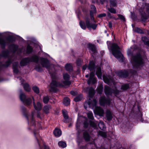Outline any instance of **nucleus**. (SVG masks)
<instances>
[{"instance_id":"2eb2a0df","label":"nucleus","mask_w":149,"mask_h":149,"mask_svg":"<svg viewBox=\"0 0 149 149\" xmlns=\"http://www.w3.org/2000/svg\"><path fill=\"white\" fill-rule=\"evenodd\" d=\"M62 113L64 118V119L63 120V122L65 123L68 122L70 119L68 118L67 111L65 109H63L62 110Z\"/></svg>"},{"instance_id":"dca6fc26","label":"nucleus","mask_w":149,"mask_h":149,"mask_svg":"<svg viewBox=\"0 0 149 149\" xmlns=\"http://www.w3.org/2000/svg\"><path fill=\"white\" fill-rule=\"evenodd\" d=\"M104 91L105 95L107 96L111 95L113 92L112 91L108 86H105Z\"/></svg>"},{"instance_id":"f03ea898","label":"nucleus","mask_w":149,"mask_h":149,"mask_svg":"<svg viewBox=\"0 0 149 149\" xmlns=\"http://www.w3.org/2000/svg\"><path fill=\"white\" fill-rule=\"evenodd\" d=\"M97 103V101L96 100L94 99L93 101H91L90 99L89 98L88 102H86L84 104V107L86 109L88 107H89L92 109L95 107V112L99 116H102L104 113V111L100 107H96Z\"/></svg>"},{"instance_id":"bf43d9fd","label":"nucleus","mask_w":149,"mask_h":149,"mask_svg":"<svg viewBox=\"0 0 149 149\" xmlns=\"http://www.w3.org/2000/svg\"><path fill=\"white\" fill-rule=\"evenodd\" d=\"M109 26V27L111 28L112 27V23L111 22H109L108 24Z\"/></svg>"},{"instance_id":"6ab92c4d","label":"nucleus","mask_w":149,"mask_h":149,"mask_svg":"<svg viewBox=\"0 0 149 149\" xmlns=\"http://www.w3.org/2000/svg\"><path fill=\"white\" fill-rule=\"evenodd\" d=\"M118 75L121 77H126L128 75V72L126 71H121L118 73Z\"/></svg>"},{"instance_id":"338daca9","label":"nucleus","mask_w":149,"mask_h":149,"mask_svg":"<svg viewBox=\"0 0 149 149\" xmlns=\"http://www.w3.org/2000/svg\"><path fill=\"white\" fill-rule=\"evenodd\" d=\"M86 77L87 78H88L89 77V75L88 74H87L86 75Z\"/></svg>"},{"instance_id":"a19ab883","label":"nucleus","mask_w":149,"mask_h":149,"mask_svg":"<svg viewBox=\"0 0 149 149\" xmlns=\"http://www.w3.org/2000/svg\"><path fill=\"white\" fill-rule=\"evenodd\" d=\"M108 10L109 12H110L111 13L114 14H115L116 13V9L113 8H108Z\"/></svg>"},{"instance_id":"cd10ccee","label":"nucleus","mask_w":149,"mask_h":149,"mask_svg":"<svg viewBox=\"0 0 149 149\" xmlns=\"http://www.w3.org/2000/svg\"><path fill=\"white\" fill-rule=\"evenodd\" d=\"M84 137L85 140L87 141H88L90 139V136L87 132H85L84 133Z\"/></svg>"},{"instance_id":"f8f14e48","label":"nucleus","mask_w":149,"mask_h":149,"mask_svg":"<svg viewBox=\"0 0 149 149\" xmlns=\"http://www.w3.org/2000/svg\"><path fill=\"white\" fill-rule=\"evenodd\" d=\"M103 80L105 83L109 84H114L113 80L110 76H103Z\"/></svg>"},{"instance_id":"a878e982","label":"nucleus","mask_w":149,"mask_h":149,"mask_svg":"<svg viewBox=\"0 0 149 149\" xmlns=\"http://www.w3.org/2000/svg\"><path fill=\"white\" fill-rule=\"evenodd\" d=\"M98 126L101 130H104L105 129V126L103 122L100 121L98 123Z\"/></svg>"},{"instance_id":"0eeeda50","label":"nucleus","mask_w":149,"mask_h":149,"mask_svg":"<svg viewBox=\"0 0 149 149\" xmlns=\"http://www.w3.org/2000/svg\"><path fill=\"white\" fill-rule=\"evenodd\" d=\"M12 37H10L8 39L4 40L2 38H0V45L2 48H4L6 45H8L12 42V40H11Z\"/></svg>"},{"instance_id":"4d7b16f0","label":"nucleus","mask_w":149,"mask_h":149,"mask_svg":"<svg viewBox=\"0 0 149 149\" xmlns=\"http://www.w3.org/2000/svg\"><path fill=\"white\" fill-rule=\"evenodd\" d=\"M76 128H77V130L78 132H79V124H78V123H77L76 125Z\"/></svg>"},{"instance_id":"c03bdc74","label":"nucleus","mask_w":149,"mask_h":149,"mask_svg":"<svg viewBox=\"0 0 149 149\" xmlns=\"http://www.w3.org/2000/svg\"><path fill=\"white\" fill-rule=\"evenodd\" d=\"M98 133L99 135L103 137H105L106 136V133L103 131H100Z\"/></svg>"},{"instance_id":"5701e85b","label":"nucleus","mask_w":149,"mask_h":149,"mask_svg":"<svg viewBox=\"0 0 149 149\" xmlns=\"http://www.w3.org/2000/svg\"><path fill=\"white\" fill-rule=\"evenodd\" d=\"M54 135L56 137H59L62 134L61 131L58 129H56L54 132Z\"/></svg>"},{"instance_id":"13d9d810","label":"nucleus","mask_w":149,"mask_h":149,"mask_svg":"<svg viewBox=\"0 0 149 149\" xmlns=\"http://www.w3.org/2000/svg\"><path fill=\"white\" fill-rule=\"evenodd\" d=\"M44 149H49L48 147L44 143L43 144Z\"/></svg>"},{"instance_id":"39448f33","label":"nucleus","mask_w":149,"mask_h":149,"mask_svg":"<svg viewBox=\"0 0 149 149\" xmlns=\"http://www.w3.org/2000/svg\"><path fill=\"white\" fill-rule=\"evenodd\" d=\"M131 62L134 67L136 68L139 67L143 63L141 56L140 54L132 56Z\"/></svg>"},{"instance_id":"6e6d98bb","label":"nucleus","mask_w":149,"mask_h":149,"mask_svg":"<svg viewBox=\"0 0 149 149\" xmlns=\"http://www.w3.org/2000/svg\"><path fill=\"white\" fill-rule=\"evenodd\" d=\"M106 16V14L105 13H103L99 15L98 16V17L101 18L102 17H105Z\"/></svg>"},{"instance_id":"58836bf2","label":"nucleus","mask_w":149,"mask_h":149,"mask_svg":"<svg viewBox=\"0 0 149 149\" xmlns=\"http://www.w3.org/2000/svg\"><path fill=\"white\" fill-rule=\"evenodd\" d=\"M129 87V85L128 84H125L122 86L121 89L123 90H126L128 89Z\"/></svg>"},{"instance_id":"423d86ee","label":"nucleus","mask_w":149,"mask_h":149,"mask_svg":"<svg viewBox=\"0 0 149 149\" xmlns=\"http://www.w3.org/2000/svg\"><path fill=\"white\" fill-rule=\"evenodd\" d=\"M19 97L21 100L27 105H29L32 103V97L26 99L25 95L23 93H21L20 94Z\"/></svg>"},{"instance_id":"de8ad7c7","label":"nucleus","mask_w":149,"mask_h":149,"mask_svg":"<svg viewBox=\"0 0 149 149\" xmlns=\"http://www.w3.org/2000/svg\"><path fill=\"white\" fill-rule=\"evenodd\" d=\"M135 31L138 33H139L141 34H142L144 33L143 31L141 29L138 28H136Z\"/></svg>"},{"instance_id":"5fc2aeb1","label":"nucleus","mask_w":149,"mask_h":149,"mask_svg":"<svg viewBox=\"0 0 149 149\" xmlns=\"http://www.w3.org/2000/svg\"><path fill=\"white\" fill-rule=\"evenodd\" d=\"M139 11L141 13L142 15L143 16V17L145 16V12H143V10L142 9H140L139 10Z\"/></svg>"},{"instance_id":"7c9ffc66","label":"nucleus","mask_w":149,"mask_h":149,"mask_svg":"<svg viewBox=\"0 0 149 149\" xmlns=\"http://www.w3.org/2000/svg\"><path fill=\"white\" fill-rule=\"evenodd\" d=\"M66 69L68 71H71L72 69V65L70 64H67L65 66Z\"/></svg>"},{"instance_id":"ea45409f","label":"nucleus","mask_w":149,"mask_h":149,"mask_svg":"<svg viewBox=\"0 0 149 149\" xmlns=\"http://www.w3.org/2000/svg\"><path fill=\"white\" fill-rule=\"evenodd\" d=\"M32 47L29 45L27 46L26 50H27V53H30L32 52Z\"/></svg>"},{"instance_id":"37998d69","label":"nucleus","mask_w":149,"mask_h":149,"mask_svg":"<svg viewBox=\"0 0 149 149\" xmlns=\"http://www.w3.org/2000/svg\"><path fill=\"white\" fill-rule=\"evenodd\" d=\"M82 98L81 95H79L77 97L74 99V100L75 102H78L81 100Z\"/></svg>"},{"instance_id":"4468645a","label":"nucleus","mask_w":149,"mask_h":149,"mask_svg":"<svg viewBox=\"0 0 149 149\" xmlns=\"http://www.w3.org/2000/svg\"><path fill=\"white\" fill-rule=\"evenodd\" d=\"M84 89L86 91H88V94L90 97H91L93 96L94 90L93 88L88 87L85 88Z\"/></svg>"},{"instance_id":"f257e3e1","label":"nucleus","mask_w":149,"mask_h":149,"mask_svg":"<svg viewBox=\"0 0 149 149\" xmlns=\"http://www.w3.org/2000/svg\"><path fill=\"white\" fill-rule=\"evenodd\" d=\"M39 61L41 63L42 66L46 68L48 70L51 74L52 78V80L50 86V91H55L56 90V88L57 87H63L65 86H68L71 84L70 81V76L67 73L63 74V80L61 84L58 83L56 81L54 80L56 78V74L53 71H54V68L53 65H50L49 63L46 58H39L38 56H33L31 58H25L23 59L20 63V65L21 66H24L30 62H34L38 63Z\"/></svg>"},{"instance_id":"603ef678","label":"nucleus","mask_w":149,"mask_h":149,"mask_svg":"<svg viewBox=\"0 0 149 149\" xmlns=\"http://www.w3.org/2000/svg\"><path fill=\"white\" fill-rule=\"evenodd\" d=\"M36 69L38 72H40L42 70L41 68L39 65H38L36 66Z\"/></svg>"},{"instance_id":"f3484780","label":"nucleus","mask_w":149,"mask_h":149,"mask_svg":"<svg viewBox=\"0 0 149 149\" xmlns=\"http://www.w3.org/2000/svg\"><path fill=\"white\" fill-rule=\"evenodd\" d=\"M135 45H133L132 47H131L130 49H128L127 53L128 56H131L132 55L134 52L136 50L135 49Z\"/></svg>"},{"instance_id":"79ce46f5","label":"nucleus","mask_w":149,"mask_h":149,"mask_svg":"<svg viewBox=\"0 0 149 149\" xmlns=\"http://www.w3.org/2000/svg\"><path fill=\"white\" fill-rule=\"evenodd\" d=\"M7 51H3L2 53V56L5 57L7 56H8V55L10 54Z\"/></svg>"},{"instance_id":"864d4df0","label":"nucleus","mask_w":149,"mask_h":149,"mask_svg":"<svg viewBox=\"0 0 149 149\" xmlns=\"http://www.w3.org/2000/svg\"><path fill=\"white\" fill-rule=\"evenodd\" d=\"M34 134L35 135V136L36 137V139H37V141L38 142L39 144V145L40 146L39 142L38 141V139L37 138V136L38 135V133L37 132H36L35 131H34Z\"/></svg>"},{"instance_id":"e433bc0d","label":"nucleus","mask_w":149,"mask_h":149,"mask_svg":"<svg viewBox=\"0 0 149 149\" xmlns=\"http://www.w3.org/2000/svg\"><path fill=\"white\" fill-rule=\"evenodd\" d=\"M33 91L36 93L38 94L39 93V89L37 86H35L33 87Z\"/></svg>"},{"instance_id":"c85d7f7f","label":"nucleus","mask_w":149,"mask_h":149,"mask_svg":"<svg viewBox=\"0 0 149 149\" xmlns=\"http://www.w3.org/2000/svg\"><path fill=\"white\" fill-rule=\"evenodd\" d=\"M142 39L145 44L149 46V39L146 37H143L142 38Z\"/></svg>"},{"instance_id":"412c9836","label":"nucleus","mask_w":149,"mask_h":149,"mask_svg":"<svg viewBox=\"0 0 149 149\" xmlns=\"http://www.w3.org/2000/svg\"><path fill=\"white\" fill-rule=\"evenodd\" d=\"M96 74L99 78L101 79L102 74L101 69L100 67H98L97 68L96 71Z\"/></svg>"},{"instance_id":"052dcab7","label":"nucleus","mask_w":149,"mask_h":149,"mask_svg":"<svg viewBox=\"0 0 149 149\" xmlns=\"http://www.w3.org/2000/svg\"><path fill=\"white\" fill-rule=\"evenodd\" d=\"M87 68V66L86 65H85L84 66H83L82 68L83 71H85V70Z\"/></svg>"},{"instance_id":"6e6552de","label":"nucleus","mask_w":149,"mask_h":149,"mask_svg":"<svg viewBox=\"0 0 149 149\" xmlns=\"http://www.w3.org/2000/svg\"><path fill=\"white\" fill-rule=\"evenodd\" d=\"M110 100L109 99H106L104 96L101 97L100 100L99 102L100 104L102 106H104L107 104L109 105L110 104Z\"/></svg>"},{"instance_id":"a18cd8bd","label":"nucleus","mask_w":149,"mask_h":149,"mask_svg":"<svg viewBox=\"0 0 149 149\" xmlns=\"http://www.w3.org/2000/svg\"><path fill=\"white\" fill-rule=\"evenodd\" d=\"M90 125L93 127H96L97 126V123L96 122L95 123L94 122L91 121L90 122Z\"/></svg>"},{"instance_id":"0e129e2a","label":"nucleus","mask_w":149,"mask_h":149,"mask_svg":"<svg viewBox=\"0 0 149 149\" xmlns=\"http://www.w3.org/2000/svg\"><path fill=\"white\" fill-rule=\"evenodd\" d=\"M108 17H109L110 18H112V17H111V14L109 13H108Z\"/></svg>"},{"instance_id":"393cba45","label":"nucleus","mask_w":149,"mask_h":149,"mask_svg":"<svg viewBox=\"0 0 149 149\" xmlns=\"http://www.w3.org/2000/svg\"><path fill=\"white\" fill-rule=\"evenodd\" d=\"M63 102L65 105L66 106L70 104V100L67 97L65 98L63 100Z\"/></svg>"},{"instance_id":"4be33fe9","label":"nucleus","mask_w":149,"mask_h":149,"mask_svg":"<svg viewBox=\"0 0 149 149\" xmlns=\"http://www.w3.org/2000/svg\"><path fill=\"white\" fill-rule=\"evenodd\" d=\"M51 107L50 105H46L44 107L43 109V111L46 114L48 113Z\"/></svg>"},{"instance_id":"c756f323","label":"nucleus","mask_w":149,"mask_h":149,"mask_svg":"<svg viewBox=\"0 0 149 149\" xmlns=\"http://www.w3.org/2000/svg\"><path fill=\"white\" fill-rule=\"evenodd\" d=\"M17 45L13 44H12L10 47V49L12 50L13 52H15L17 50Z\"/></svg>"},{"instance_id":"774afa93","label":"nucleus","mask_w":149,"mask_h":149,"mask_svg":"<svg viewBox=\"0 0 149 149\" xmlns=\"http://www.w3.org/2000/svg\"><path fill=\"white\" fill-rule=\"evenodd\" d=\"M101 2L102 3L104 1V0H100Z\"/></svg>"},{"instance_id":"e2e57ef3","label":"nucleus","mask_w":149,"mask_h":149,"mask_svg":"<svg viewBox=\"0 0 149 149\" xmlns=\"http://www.w3.org/2000/svg\"><path fill=\"white\" fill-rule=\"evenodd\" d=\"M37 116L39 118H40V113L39 112H38L37 114Z\"/></svg>"},{"instance_id":"9d476101","label":"nucleus","mask_w":149,"mask_h":149,"mask_svg":"<svg viewBox=\"0 0 149 149\" xmlns=\"http://www.w3.org/2000/svg\"><path fill=\"white\" fill-rule=\"evenodd\" d=\"M18 79L20 81L21 84L23 85V86L24 89L26 91L29 92L30 91L31 89L29 84L25 83V81L22 79L21 77H19L18 78Z\"/></svg>"},{"instance_id":"3c124183","label":"nucleus","mask_w":149,"mask_h":149,"mask_svg":"<svg viewBox=\"0 0 149 149\" xmlns=\"http://www.w3.org/2000/svg\"><path fill=\"white\" fill-rule=\"evenodd\" d=\"M110 3L111 6H115L116 5V3L114 1H111Z\"/></svg>"},{"instance_id":"4c0bfd02","label":"nucleus","mask_w":149,"mask_h":149,"mask_svg":"<svg viewBox=\"0 0 149 149\" xmlns=\"http://www.w3.org/2000/svg\"><path fill=\"white\" fill-rule=\"evenodd\" d=\"M79 24L81 27L82 29H86V26L85 25L84 22L80 21L79 22Z\"/></svg>"},{"instance_id":"aec40b11","label":"nucleus","mask_w":149,"mask_h":149,"mask_svg":"<svg viewBox=\"0 0 149 149\" xmlns=\"http://www.w3.org/2000/svg\"><path fill=\"white\" fill-rule=\"evenodd\" d=\"M18 63L17 62H15L13 63V71L15 73H17L18 72L17 69Z\"/></svg>"},{"instance_id":"f704fd0d","label":"nucleus","mask_w":149,"mask_h":149,"mask_svg":"<svg viewBox=\"0 0 149 149\" xmlns=\"http://www.w3.org/2000/svg\"><path fill=\"white\" fill-rule=\"evenodd\" d=\"M118 18H116L115 17H113V18L115 20H117L119 19H120L121 20L123 21H125V19L124 17L122 15L120 14H118Z\"/></svg>"},{"instance_id":"49530a36","label":"nucleus","mask_w":149,"mask_h":149,"mask_svg":"<svg viewBox=\"0 0 149 149\" xmlns=\"http://www.w3.org/2000/svg\"><path fill=\"white\" fill-rule=\"evenodd\" d=\"M77 63L78 65L80 66L82 63V61L81 59H78L77 60Z\"/></svg>"},{"instance_id":"c9c22d12","label":"nucleus","mask_w":149,"mask_h":149,"mask_svg":"<svg viewBox=\"0 0 149 149\" xmlns=\"http://www.w3.org/2000/svg\"><path fill=\"white\" fill-rule=\"evenodd\" d=\"M88 117L90 119L93 120L94 118L92 112L91 111H89L87 113Z\"/></svg>"},{"instance_id":"20e7f679","label":"nucleus","mask_w":149,"mask_h":149,"mask_svg":"<svg viewBox=\"0 0 149 149\" xmlns=\"http://www.w3.org/2000/svg\"><path fill=\"white\" fill-rule=\"evenodd\" d=\"M111 50L113 55L121 62L123 61L124 57L120 51V48L117 44L115 43L112 44Z\"/></svg>"},{"instance_id":"1a4fd4ad","label":"nucleus","mask_w":149,"mask_h":149,"mask_svg":"<svg viewBox=\"0 0 149 149\" xmlns=\"http://www.w3.org/2000/svg\"><path fill=\"white\" fill-rule=\"evenodd\" d=\"M34 115V112H33L31 115H29L26 116L29 125L32 126L34 125L35 123L33 117ZM31 128H33V127H32Z\"/></svg>"},{"instance_id":"09e8293b","label":"nucleus","mask_w":149,"mask_h":149,"mask_svg":"<svg viewBox=\"0 0 149 149\" xmlns=\"http://www.w3.org/2000/svg\"><path fill=\"white\" fill-rule=\"evenodd\" d=\"M11 62L12 61L10 59H9L8 61H7L6 63L3 65V66L6 67H8L9 65H10Z\"/></svg>"},{"instance_id":"a211bd4d","label":"nucleus","mask_w":149,"mask_h":149,"mask_svg":"<svg viewBox=\"0 0 149 149\" xmlns=\"http://www.w3.org/2000/svg\"><path fill=\"white\" fill-rule=\"evenodd\" d=\"M106 116L108 120H111L113 118L112 113L109 109H107L106 112Z\"/></svg>"},{"instance_id":"9b49d317","label":"nucleus","mask_w":149,"mask_h":149,"mask_svg":"<svg viewBox=\"0 0 149 149\" xmlns=\"http://www.w3.org/2000/svg\"><path fill=\"white\" fill-rule=\"evenodd\" d=\"M95 73L94 72H91L90 74V78L88 81V83L89 84L91 83L94 84L96 81V79L94 77Z\"/></svg>"},{"instance_id":"ddd939ff","label":"nucleus","mask_w":149,"mask_h":149,"mask_svg":"<svg viewBox=\"0 0 149 149\" xmlns=\"http://www.w3.org/2000/svg\"><path fill=\"white\" fill-rule=\"evenodd\" d=\"M32 100L33 101V106L35 109L38 111L42 109V106L40 103L39 102H38L36 104L34 102V100L33 97H32Z\"/></svg>"},{"instance_id":"bb28decb","label":"nucleus","mask_w":149,"mask_h":149,"mask_svg":"<svg viewBox=\"0 0 149 149\" xmlns=\"http://www.w3.org/2000/svg\"><path fill=\"white\" fill-rule=\"evenodd\" d=\"M89 49L93 53H96V51L95 49V47L94 45L92 44H90L89 45Z\"/></svg>"},{"instance_id":"2f4dec72","label":"nucleus","mask_w":149,"mask_h":149,"mask_svg":"<svg viewBox=\"0 0 149 149\" xmlns=\"http://www.w3.org/2000/svg\"><path fill=\"white\" fill-rule=\"evenodd\" d=\"M58 144L59 146L63 148H65L66 146V143L63 141H61L59 142Z\"/></svg>"},{"instance_id":"72a5a7b5","label":"nucleus","mask_w":149,"mask_h":149,"mask_svg":"<svg viewBox=\"0 0 149 149\" xmlns=\"http://www.w3.org/2000/svg\"><path fill=\"white\" fill-rule=\"evenodd\" d=\"M103 86L102 84H100L97 87V91L99 94H100L102 93L103 91Z\"/></svg>"},{"instance_id":"7ed1b4c3","label":"nucleus","mask_w":149,"mask_h":149,"mask_svg":"<svg viewBox=\"0 0 149 149\" xmlns=\"http://www.w3.org/2000/svg\"><path fill=\"white\" fill-rule=\"evenodd\" d=\"M91 10L90 11L91 20L94 23L91 22L90 19L86 18V24L87 27L89 29H92L93 30H95L97 27V24L95 23V21L94 19L93 14L96 13V8L94 5H91Z\"/></svg>"},{"instance_id":"8fccbe9b","label":"nucleus","mask_w":149,"mask_h":149,"mask_svg":"<svg viewBox=\"0 0 149 149\" xmlns=\"http://www.w3.org/2000/svg\"><path fill=\"white\" fill-rule=\"evenodd\" d=\"M119 92V91L117 89L116 87L113 90V93L115 95L118 94Z\"/></svg>"},{"instance_id":"b1692460","label":"nucleus","mask_w":149,"mask_h":149,"mask_svg":"<svg viewBox=\"0 0 149 149\" xmlns=\"http://www.w3.org/2000/svg\"><path fill=\"white\" fill-rule=\"evenodd\" d=\"M95 68V67L94 62L93 61L90 62L89 63L88 69L91 71L93 70Z\"/></svg>"},{"instance_id":"69168bd1","label":"nucleus","mask_w":149,"mask_h":149,"mask_svg":"<svg viewBox=\"0 0 149 149\" xmlns=\"http://www.w3.org/2000/svg\"><path fill=\"white\" fill-rule=\"evenodd\" d=\"M70 93H71V94L72 95H74V94H75V93H74V91H71L70 92Z\"/></svg>"},{"instance_id":"473e14b6","label":"nucleus","mask_w":149,"mask_h":149,"mask_svg":"<svg viewBox=\"0 0 149 149\" xmlns=\"http://www.w3.org/2000/svg\"><path fill=\"white\" fill-rule=\"evenodd\" d=\"M49 96H46L43 97V101L44 103L45 104H47L49 100Z\"/></svg>"},{"instance_id":"680f3d73","label":"nucleus","mask_w":149,"mask_h":149,"mask_svg":"<svg viewBox=\"0 0 149 149\" xmlns=\"http://www.w3.org/2000/svg\"><path fill=\"white\" fill-rule=\"evenodd\" d=\"M88 125V124L87 123H86L85 122L84 123V126L85 127H86Z\"/></svg>"}]
</instances>
